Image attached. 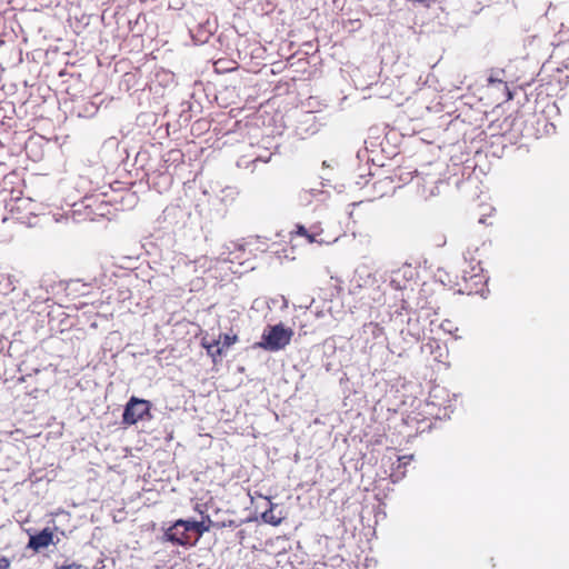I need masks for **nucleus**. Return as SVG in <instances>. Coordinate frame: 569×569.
Masks as SVG:
<instances>
[{"mask_svg": "<svg viewBox=\"0 0 569 569\" xmlns=\"http://www.w3.org/2000/svg\"><path fill=\"white\" fill-rule=\"evenodd\" d=\"M236 521L234 520H228V521H222L220 522V526L219 528H226V527H236Z\"/></svg>", "mask_w": 569, "mask_h": 569, "instance_id": "412c9836", "label": "nucleus"}, {"mask_svg": "<svg viewBox=\"0 0 569 569\" xmlns=\"http://www.w3.org/2000/svg\"><path fill=\"white\" fill-rule=\"evenodd\" d=\"M118 331L109 332V341H113L118 337Z\"/></svg>", "mask_w": 569, "mask_h": 569, "instance_id": "393cba45", "label": "nucleus"}, {"mask_svg": "<svg viewBox=\"0 0 569 569\" xmlns=\"http://www.w3.org/2000/svg\"><path fill=\"white\" fill-rule=\"evenodd\" d=\"M72 568H77V566L74 563L73 565H64L57 569H72Z\"/></svg>", "mask_w": 569, "mask_h": 569, "instance_id": "bb28decb", "label": "nucleus"}, {"mask_svg": "<svg viewBox=\"0 0 569 569\" xmlns=\"http://www.w3.org/2000/svg\"><path fill=\"white\" fill-rule=\"evenodd\" d=\"M322 166H323V167H330L329 162H328V161H326V160L322 162Z\"/></svg>", "mask_w": 569, "mask_h": 569, "instance_id": "c85d7f7f", "label": "nucleus"}, {"mask_svg": "<svg viewBox=\"0 0 569 569\" xmlns=\"http://www.w3.org/2000/svg\"><path fill=\"white\" fill-rule=\"evenodd\" d=\"M110 214H111V211L109 210V218H108V221H111V217H110Z\"/></svg>", "mask_w": 569, "mask_h": 569, "instance_id": "7c9ffc66", "label": "nucleus"}, {"mask_svg": "<svg viewBox=\"0 0 569 569\" xmlns=\"http://www.w3.org/2000/svg\"><path fill=\"white\" fill-rule=\"evenodd\" d=\"M181 107H182V110H181V114H180V118H183L184 121H188L190 116H189V110H190V103L189 102H182L181 103Z\"/></svg>", "mask_w": 569, "mask_h": 569, "instance_id": "f3484780", "label": "nucleus"}, {"mask_svg": "<svg viewBox=\"0 0 569 569\" xmlns=\"http://www.w3.org/2000/svg\"><path fill=\"white\" fill-rule=\"evenodd\" d=\"M123 519H124V513H123V512H121V511H119V515H114V516H113V521H114V522H120V521H122Z\"/></svg>", "mask_w": 569, "mask_h": 569, "instance_id": "5701e85b", "label": "nucleus"}, {"mask_svg": "<svg viewBox=\"0 0 569 569\" xmlns=\"http://www.w3.org/2000/svg\"><path fill=\"white\" fill-rule=\"evenodd\" d=\"M211 34V30L207 29L204 26H199L198 33L192 36V38L196 43L203 44L209 40Z\"/></svg>", "mask_w": 569, "mask_h": 569, "instance_id": "ddd939ff", "label": "nucleus"}, {"mask_svg": "<svg viewBox=\"0 0 569 569\" xmlns=\"http://www.w3.org/2000/svg\"><path fill=\"white\" fill-rule=\"evenodd\" d=\"M445 243H446V238L441 237V242H438V246L441 247V246H445Z\"/></svg>", "mask_w": 569, "mask_h": 569, "instance_id": "cd10ccee", "label": "nucleus"}, {"mask_svg": "<svg viewBox=\"0 0 569 569\" xmlns=\"http://www.w3.org/2000/svg\"><path fill=\"white\" fill-rule=\"evenodd\" d=\"M202 527L198 526L197 519L180 518L172 521L167 528H162L163 535L161 540L172 546L190 549L199 542L196 531H202Z\"/></svg>", "mask_w": 569, "mask_h": 569, "instance_id": "f257e3e1", "label": "nucleus"}, {"mask_svg": "<svg viewBox=\"0 0 569 569\" xmlns=\"http://www.w3.org/2000/svg\"><path fill=\"white\" fill-rule=\"evenodd\" d=\"M296 234L305 237L309 243L318 242L321 243L322 241H319L317 239L318 233L309 231L303 224L298 223L296 226Z\"/></svg>", "mask_w": 569, "mask_h": 569, "instance_id": "f8f14e48", "label": "nucleus"}, {"mask_svg": "<svg viewBox=\"0 0 569 569\" xmlns=\"http://www.w3.org/2000/svg\"><path fill=\"white\" fill-rule=\"evenodd\" d=\"M231 244L233 246V250H237V251H243L244 250V244H242V243L231 242Z\"/></svg>", "mask_w": 569, "mask_h": 569, "instance_id": "b1692460", "label": "nucleus"}, {"mask_svg": "<svg viewBox=\"0 0 569 569\" xmlns=\"http://www.w3.org/2000/svg\"><path fill=\"white\" fill-rule=\"evenodd\" d=\"M11 561L9 558L1 556L0 557V569H10Z\"/></svg>", "mask_w": 569, "mask_h": 569, "instance_id": "6ab92c4d", "label": "nucleus"}, {"mask_svg": "<svg viewBox=\"0 0 569 569\" xmlns=\"http://www.w3.org/2000/svg\"><path fill=\"white\" fill-rule=\"evenodd\" d=\"M114 22L117 24V33L113 36V42H117L119 49L122 47V41L126 40L131 31V20L127 17L124 11L117 10L113 13Z\"/></svg>", "mask_w": 569, "mask_h": 569, "instance_id": "0eeeda50", "label": "nucleus"}, {"mask_svg": "<svg viewBox=\"0 0 569 569\" xmlns=\"http://www.w3.org/2000/svg\"><path fill=\"white\" fill-rule=\"evenodd\" d=\"M151 401L131 396L122 409L118 406L112 410L111 415L112 417L118 418V413H120L121 423L124 426H132L138 421L151 420Z\"/></svg>", "mask_w": 569, "mask_h": 569, "instance_id": "f03ea898", "label": "nucleus"}, {"mask_svg": "<svg viewBox=\"0 0 569 569\" xmlns=\"http://www.w3.org/2000/svg\"><path fill=\"white\" fill-rule=\"evenodd\" d=\"M53 541V532L50 528H44L39 533L30 536L28 548L38 552L42 548H47Z\"/></svg>", "mask_w": 569, "mask_h": 569, "instance_id": "6e6552de", "label": "nucleus"}, {"mask_svg": "<svg viewBox=\"0 0 569 569\" xmlns=\"http://www.w3.org/2000/svg\"><path fill=\"white\" fill-rule=\"evenodd\" d=\"M113 82L118 83V93H126L129 92L137 84V74L132 71H124V73L117 77V79ZM113 99H120V94H118L117 97H109V101Z\"/></svg>", "mask_w": 569, "mask_h": 569, "instance_id": "1a4fd4ad", "label": "nucleus"}, {"mask_svg": "<svg viewBox=\"0 0 569 569\" xmlns=\"http://www.w3.org/2000/svg\"><path fill=\"white\" fill-rule=\"evenodd\" d=\"M413 459L412 455L398 457V461L400 466L406 467Z\"/></svg>", "mask_w": 569, "mask_h": 569, "instance_id": "a211bd4d", "label": "nucleus"}, {"mask_svg": "<svg viewBox=\"0 0 569 569\" xmlns=\"http://www.w3.org/2000/svg\"><path fill=\"white\" fill-rule=\"evenodd\" d=\"M108 142H109V147H110L111 144H116L117 147L119 146L118 140H117V139H114V138H109V139H108Z\"/></svg>", "mask_w": 569, "mask_h": 569, "instance_id": "a878e982", "label": "nucleus"}, {"mask_svg": "<svg viewBox=\"0 0 569 569\" xmlns=\"http://www.w3.org/2000/svg\"><path fill=\"white\" fill-rule=\"evenodd\" d=\"M130 62L128 60H119L114 63V68H113V72L112 74L109 77V80L110 82H113L117 77L121 76L122 73H124V71H130Z\"/></svg>", "mask_w": 569, "mask_h": 569, "instance_id": "9b49d317", "label": "nucleus"}, {"mask_svg": "<svg viewBox=\"0 0 569 569\" xmlns=\"http://www.w3.org/2000/svg\"><path fill=\"white\" fill-rule=\"evenodd\" d=\"M224 347L221 346V341L219 340L218 343H217V347L213 349V352L212 355L213 356H210L213 363H217L218 361H221L223 356H224Z\"/></svg>", "mask_w": 569, "mask_h": 569, "instance_id": "dca6fc26", "label": "nucleus"}, {"mask_svg": "<svg viewBox=\"0 0 569 569\" xmlns=\"http://www.w3.org/2000/svg\"><path fill=\"white\" fill-rule=\"evenodd\" d=\"M292 336L293 330L282 322L268 325L257 346L266 351H280L290 343Z\"/></svg>", "mask_w": 569, "mask_h": 569, "instance_id": "7ed1b4c3", "label": "nucleus"}, {"mask_svg": "<svg viewBox=\"0 0 569 569\" xmlns=\"http://www.w3.org/2000/svg\"><path fill=\"white\" fill-rule=\"evenodd\" d=\"M227 249L229 250V253H233L234 251L231 250L230 246H227Z\"/></svg>", "mask_w": 569, "mask_h": 569, "instance_id": "c756f323", "label": "nucleus"}, {"mask_svg": "<svg viewBox=\"0 0 569 569\" xmlns=\"http://www.w3.org/2000/svg\"><path fill=\"white\" fill-rule=\"evenodd\" d=\"M408 2H411L413 4L418 3V4H421L423 7H429V2L431 0H407Z\"/></svg>", "mask_w": 569, "mask_h": 569, "instance_id": "aec40b11", "label": "nucleus"}, {"mask_svg": "<svg viewBox=\"0 0 569 569\" xmlns=\"http://www.w3.org/2000/svg\"><path fill=\"white\" fill-rule=\"evenodd\" d=\"M267 508L261 512L260 519L263 523L277 527L286 519V512L283 508L278 503H274L270 498H266Z\"/></svg>", "mask_w": 569, "mask_h": 569, "instance_id": "423d86ee", "label": "nucleus"}, {"mask_svg": "<svg viewBox=\"0 0 569 569\" xmlns=\"http://www.w3.org/2000/svg\"><path fill=\"white\" fill-rule=\"evenodd\" d=\"M219 339H207V338H202L201 339V347L203 349H206L208 356H213L212 352H213V349L217 347V343H218Z\"/></svg>", "mask_w": 569, "mask_h": 569, "instance_id": "4468645a", "label": "nucleus"}, {"mask_svg": "<svg viewBox=\"0 0 569 569\" xmlns=\"http://www.w3.org/2000/svg\"><path fill=\"white\" fill-rule=\"evenodd\" d=\"M197 511H199L201 513V520H197V523L199 527H202V531H196L197 532V536H198V539L200 540V538L206 533V532H209L212 528H219L220 526V522H217V521H213L211 520L210 516L209 515H206L203 513L202 511H200L198 508L196 509Z\"/></svg>", "mask_w": 569, "mask_h": 569, "instance_id": "9d476101", "label": "nucleus"}, {"mask_svg": "<svg viewBox=\"0 0 569 569\" xmlns=\"http://www.w3.org/2000/svg\"><path fill=\"white\" fill-rule=\"evenodd\" d=\"M139 198L136 192L118 180L109 182V207L114 211L131 210L138 204Z\"/></svg>", "mask_w": 569, "mask_h": 569, "instance_id": "20e7f679", "label": "nucleus"}, {"mask_svg": "<svg viewBox=\"0 0 569 569\" xmlns=\"http://www.w3.org/2000/svg\"><path fill=\"white\" fill-rule=\"evenodd\" d=\"M106 194H92L86 197L83 200V214L91 221L107 216V201Z\"/></svg>", "mask_w": 569, "mask_h": 569, "instance_id": "39448f33", "label": "nucleus"}, {"mask_svg": "<svg viewBox=\"0 0 569 569\" xmlns=\"http://www.w3.org/2000/svg\"><path fill=\"white\" fill-rule=\"evenodd\" d=\"M219 339L221 341V346H223L227 349L237 342L238 336L223 333V335H220Z\"/></svg>", "mask_w": 569, "mask_h": 569, "instance_id": "2eb2a0df", "label": "nucleus"}, {"mask_svg": "<svg viewBox=\"0 0 569 569\" xmlns=\"http://www.w3.org/2000/svg\"><path fill=\"white\" fill-rule=\"evenodd\" d=\"M488 82H489L490 84L496 83V82L501 83V82H502V80H501V79H499L498 77L493 76V74H490V76H489V78H488Z\"/></svg>", "mask_w": 569, "mask_h": 569, "instance_id": "4be33fe9", "label": "nucleus"}]
</instances>
